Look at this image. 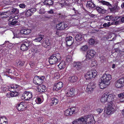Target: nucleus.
<instances>
[{"mask_svg":"<svg viewBox=\"0 0 124 124\" xmlns=\"http://www.w3.org/2000/svg\"><path fill=\"white\" fill-rule=\"evenodd\" d=\"M93 116L92 115L83 116L81 118L76 120L72 122V124H77L79 122L80 123H87L88 124H93L95 123Z\"/></svg>","mask_w":124,"mask_h":124,"instance_id":"nucleus-1","label":"nucleus"},{"mask_svg":"<svg viewBox=\"0 0 124 124\" xmlns=\"http://www.w3.org/2000/svg\"><path fill=\"white\" fill-rule=\"evenodd\" d=\"M61 59L60 54L57 53L51 56L49 59V62L50 64H54L59 61Z\"/></svg>","mask_w":124,"mask_h":124,"instance_id":"nucleus-2","label":"nucleus"},{"mask_svg":"<svg viewBox=\"0 0 124 124\" xmlns=\"http://www.w3.org/2000/svg\"><path fill=\"white\" fill-rule=\"evenodd\" d=\"M97 72L95 70L88 72L85 75V78L87 80L93 79L97 76Z\"/></svg>","mask_w":124,"mask_h":124,"instance_id":"nucleus-3","label":"nucleus"},{"mask_svg":"<svg viewBox=\"0 0 124 124\" xmlns=\"http://www.w3.org/2000/svg\"><path fill=\"white\" fill-rule=\"evenodd\" d=\"M31 31V30L30 29L27 28L23 29L21 30L20 31V32L18 34L15 33H13L14 37L13 38V39L15 38V37L17 38H19L21 36V34H24L27 35L30 33Z\"/></svg>","mask_w":124,"mask_h":124,"instance_id":"nucleus-4","label":"nucleus"},{"mask_svg":"<svg viewBox=\"0 0 124 124\" xmlns=\"http://www.w3.org/2000/svg\"><path fill=\"white\" fill-rule=\"evenodd\" d=\"M10 12H11V14H17L19 12V10L18 9L16 8H15L11 10H10V11H8L6 12L0 13V16L4 15L3 16V17H7L9 16V15H8V14L10 13Z\"/></svg>","mask_w":124,"mask_h":124,"instance_id":"nucleus-5","label":"nucleus"},{"mask_svg":"<svg viewBox=\"0 0 124 124\" xmlns=\"http://www.w3.org/2000/svg\"><path fill=\"white\" fill-rule=\"evenodd\" d=\"M100 79L101 80L109 84L111 79V75L109 74L105 73L102 75Z\"/></svg>","mask_w":124,"mask_h":124,"instance_id":"nucleus-6","label":"nucleus"},{"mask_svg":"<svg viewBox=\"0 0 124 124\" xmlns=\"http://www.w3.org/2000/svg\"><path fill=\"white\" fill-rule=\"evenodd\" d=\"M67 24L64 22H62L57 24L56 26V29L57 30H63L68 29Z\"/></svg>","mask_w":124,"mask_h":124,"instance_id":"nucleus-7","label":"nucleus"},{"mask_svg":"<svg viewBox=\"0 0 124 124\" xmlns=\"http://www.w3.org/2000/svg\"><path fill=\"white\" fill-rule=\"evenodd\" d=\"M96 84L93 83H91L88 84L87 86L86 91L89 93H92L96 87Z\"/></svg>","mask_w":124,"mask_h":124,"instance_id":"nucleus-8","label":"nucleus"},{"mask_svg":"<svg viewBox=\"0 0 124 124\" xmlns=\"http://www.w3.org/2000/svg\"><path fill=\"white\" fill-rule=\"evenodd\" d=\"M96 53L93 50H89L86 52V60H89L91 58H93L95 55Z\"/></svg>","mask_w":124,"mask_h":124,"instance_id":"nucleus-9","label":"nucleus"},{"mask_svg":"<svg viewBox=\"0 0 124 124\" xmlns=\"http://www.w3.org/2000/svg\"><path fill=\"white\" fill-rule=\"evenodd\" d=\"M27 107V103L22 102L18 104L16 106V108L18 111L24 110Z\"/></svg>","mask_w":124,"mask_h":124,"instance_id":"nucleus-10","label":"nucleus"},{"mask_svg":"<svg viewBox=\"0 0 124 124\" xmlns=\"http://www.w3.org/2000/svg\"><path fill=\"white\" fill-rule=\"evenodd\" d=\"M32 96V93L31 92H26L23 94L22 97V99L25 100H29L31 98Z\"/></svg>","mask_w":124,"mask_h":124,"instance_id":"nucleus-11","label":"nucleus"},{"mask_svg":"<svg viewBox=\"0 0 124 124\" xmlns=\"http://www.w3.org/2000/svg\"><path fill=\"white\" fill-rule=\"evenodd\" d=\"M30 44V41H25L21 45L20 47L21 49L23 51L27 50Z\"/></svg>","mask_w":124,"mask_h":124,"instance_id":"nucleus-12","label":"nucleus"},{"mask_svg":"<svg viewBox=\"0 0 124 124\" xmlns=\"http://www.w3.org/2000/svg\"><path fill=\"white\" fill-rule=\"evenodd\" d=\"M115 86L117 88H121L124 85V78L120 79L115 83Z\"/></svg>","mask_w":124,"mask_h":124,"instance_id":"nucleus-13","label":"nucleus"},{"mask_svg":"<svg viewBox=\"0 0 124 124\" xmlns=\"http://www.w3.org/2000/svg\"><path fill=\"white\" fill-rule=\"evenodd\" d=\"M108 102H112L113 103H114L116 99V97L115 94L113 93L109 94V92H108Z\"/></svg>","mask_w":124,"mask_h":124,"instance_id":"nucleus-14","label":"nucleus"},{"mask_svg":"<svg viewBox=\"0 0 124 124\" xmlns=\"http://www.w3.org/2000/svg\"><path fill=\"white\" fill-rule=\"evenodd\" d=\"M108 92H107L102 94L100 99V101L102 103H104L107 102H108Z\"/></svg>","mask_w":124,"mask_h":124,"instance_id":"nucleus-15","label":"nucleus"},{"mask_svg":"<svg viewBox=\"0 0 124 124\" xmlns=\"http://www.w3.org/2000/svg\"><path fill=\"white\" fill-rule=\"evenodd\" d=\"M114 110L113 106L112 104L110 103L108 105L107 108L106 113L107 114L109 115L111 113H113Z\"/></svg>","mask_w":124,"mask_h":124,"instance_id":"nucleus-16","label":"nucleus"},{"mask_svg":"<svg viewBox=\"0 0 124 124\" xmlns=\"http://www.w3.org/2000/svg\"><path fill=\"white\" fill-rule=\"evenodd\" d=\"M66 45L68 46L72 45L74 42L73 38L71 36H69L66 38Z\"/></svg>","mask_w":124,"mask_h":124,"instance_id":"nucleus-17","label":"nucleus"},{"mask_svg":"<svg viewBox=\"0 0 124 124\" xmlns=\"http://www.w3.org/2000/svg\"><path fill=\"white\" fill-rule=\"evenodd\" d=\"M36 11V9L34 8L27 10L26 11L25 15L27 17L30 16H31Z\"/></svg>","mask_w":124,"mask_h":124,"instance_id":"nucleus-18","label":"nucleus"},{"mask_svg":"<svg viewBox=\"0 0 124 124\" xmlns=\"http://www.w3.org/2000/svg\"><path fill=\"white\" fill-rule=\"evenodd\" d=\"M83 62H74L73 64V67L78 70L81 69L82 67Z\"/></svg>","mask_w":124,"mask_h":124,"instance_id":"nucleus-19","label":"nucleus"},{"mask_svg":"<svg viewBox=\"0 0 124 124\" xmlns=\"http://www.w3.org/2000/svg\"><path fill=\"white\" fill-rule=\"evenodd\" d=\"M16 17H17L16 16L13 17L12 16H10L9 19H8L9 22H10V25H15L16 24L17 22H18L15 19H16Z\"/></svg>","mask_w":124,"mask_h":124,"instance_id":"nucleus-20","label":"nucleus"},{"mask_svg":"<svg viewBox=\"0 0 124 124\" xmlns=\"http://www.w3.org/2000/svg\"><path fill=\"white\" fill-rule=\"evenodd\" d=\"M118 18V17L114 15L110 16H107L104 18V19L108 21H115Z\"/></svg>","mask_w":124,"mask_h":124,"instance_id":"nucleus-21","label":"nucleus"},{"mask_svg":"<svg viewBox=\"0 0 124 124\" xmlns=\"http://www.w3.org/2000/svg\"><path fill=\"white\" fill-rule=\"evenodd\" d=\"M63 84L61 82H59L55 85H54L53 87V90L57 91L60 89L63 86Z\"/></svg>","mask_w":124,"mask_h":124,"instance_id":"nucleus-22","label":"nucleus"},{"mask_svg":"<svg viewBox=\"0 0 124 124\" xmlns=\"http://www.w3.org/2000/svg\"><path fill=\"white\" fill-rule=\"evenodd\" d=\"M109 84L104 82L103 81L101 80L100 79L99 85L101 89H102L106 87V86L108 85Z\"/></svg>","mask_w":124,"mask_h":124,"instance_id":"nucleus-23","label":"nucleus"},{"mask_svg":"<svg viewBox=\"0 0 124 124\" xmlns=\"http://www.w3.org/2000/svg\"><path fill=\"white\" fill-rule=\"evenodd\" d=\"M50 101V104L51 105H55L58 104L59 102L58 100L55 98H51Z\"/></svg>","mask_w":124,"mask_h":124,"instance_id":"nucleus-24","label":"nucleus"},{"mask_svg":"<svg viewBox=\"0 0 124 124\" xmlns=\"http://www.w3.org/2000/svg\"><path fill=\"white\" fill-rule=\"evenodd\" d=\"M73 89L72 88H69L66 93L67 96L70 97L74 93Z\"/></svg>","mask_w":124,"mask_h":124,"instance_id":"nucleus-25","label":"nucleus"},{"mask_svg":"<svg viewBox=\"0 0 124 124\" xmlns=\"http://www.w3.org/2000/svg\"><path fill=\"white\" fill-rule=\"evenodd\" d=\"M42 102V101L40 98L39 97H38L32 100V103L33 104H40Z\"/></svg>","mask_w":124,"mask_h":124,"instance_id":"nucleus-26","label":"nucleus"},{"mask_svg":"<svg viewBox=\"0 0 124 124\" xmlns=\"http://www.w3.org/2000/svg\"><path fill=\"white\" fill-rule=\"evenodd\" d=\"M43 46L46 48L50 45H52L51 42L48 39L46 38L44 39V41L43 42Z\"/></svg>","mask_w":124,"mask_h":124,"instance_id":"nucleus-27","label":"nucleus"},{"mask_svg":"<svg viewBox=\"0 0 124 124\" xmlns=\"http://www.w3.org/2000/svg\"><path fill=\"white\" fill-rule=\"evenodd\" d=\"M46 86L42 85H39L38 87V91L39 92H42L45 91L46 89Z\"/></svg>","mask_w":124,"mask_h":124,"instance_id":"nucleus-28","label":"nucleus"},{"mask_svg":"<svg viewBox=\"0 0 124 124\" xmlns=\"http://www.w3.org/2000/svg\"><path fill=\"white\" fill-rule=\"evenodd\" d=\"M68 1L67 0H62L61 2V3H57V5L60 6L61 7H59V8H61V7H62L64 5H68Z\"/></svg>","mask_w":124,"mask_h":124,"instance_id":"nucleus-29","label":"nucleus"},{"mask_svg":"<svg viewBox=\"0 0 124 124\" xmlns=\"http://www.w3.org/2000/svg\"><path fill=\"white\" fill-rule=\"evenodd\" d=\"M76 40L78 42L81 41L82 42L84 40V38L81 34H77L75 37Z\"/></svg>","mask_w":124,"mask_h":124,"instance_id":"nucleus-30","label":"nucleus"},{"mask_svg":"<svg viewBox=\"0 0 124 124\" xmlns=\"http://www.w3.org/2000/svg\"><path fill=\"white\" fill-rule=\"evenodd\" d=\"M7 122L6 117L5 116L0 117V124H7Z\"/></svg>","mask_w":124,"mask_h":124,"instance_id":"nucleus-31","label":"nucleus"},{"mask_svg":"<svg viewBox=\"0 0 124 124\" xmlns=\"http://www.w3.org/2000/svg\"><path fill=\"white\" fill-rule=\"evenodd\" d=\"M77 79L78 78L76 76H73L69 77L68 80L70 82H74L77 80Z\"/></svg>","mask_w":124,"mask_h":124,"instance_id":"nucleus-32","label":"nucleus"},{"mask_svg":"<svg viewBox=\"0 0 124 124\" xmlns=\"http://www.w3.org/2000/svg\"><path fill=\"white\" fill-rule=\"evenodd\" d=\"M39 77L37 76H35L33 79V82L36 84L38 85H39L41 84V82L39 80Z\"/></svg>","mask_w":124,"mask_h":124,"instance_id":"nucleus-33","label":"nucleus"},{"mask_svg":"<svg viewBox=\"0 0 124 124\" xmlns=\"http://www.w3.org/2000/svg\"><path fill=\"white\" fill-rule=\"evenodd\" d=\"M88 49L87 46L85 45L81 46L79 49L80 51L82 52H85Z\"/></svg>","mask_w":124,"mask_h":124,"instance_id":"nucleus-34","label":"nucleus"},{"mask_svg":"<svg viewBox=\"0 0 124 124\" xmlns=\"http://www.w3.org/2000/svg\"><path fill=\"white\" fill-rule=\"evenodd\" d=\"M119 7L117 6H115L112 8H109L110 11L113 13L117 12L119 10Z\"/></svg>","mask_w":124,"mask_h":124,"instance_id":"nucleus-35","label":"nucleus"},{"mask_svg":"<svg viewBox=\"0 0 124 124\" xmlns=\"http://www.w3.org/2000/svg\"><path fill=\"white\" fill-rule=\"evenodd\" d=\"M97 11L99 13L104 14L106 12V10L103 8L98 7L96 8Z\"/></svg>","mask_w":124,"mask_h":124,"instance_id":"nucleus-36","label":"nucleus"},{"mask_svg":"<svg viewBox=\"0 0 124 124\" xmlns=\"http://www.w3.org/2000/svg\"><path fill=\"white\" fill-rule=\"evenodd\" d=\"M59 68L61 69L64 68L66 66L65 62L64 61L61 62L58 65Z\"/></svg>","mask_w":124,"mask_h":124,"instance_id":"nucleus-37","label":"nucleus"},{"mask_svg":"<svg viewBox=\"0 0 124 124\" xmlns=\"http://www.w3.org/2000/svg\"><path fill=\"white\" fill-rule=\"evenodd\" d=\"M95 5L92 2L90 1H88L87 2L86 6L88 7L94 8L95 7Z\"/></svg>","mask_w":124,"mask_h":124,"instance_id":"nucleus-38","label":"nucleus"},{"mask_svg":"<svg viewBox=\"0 0 124 124\" xmlns=\"http://www.w3.org/2000/svg\"><path fill=\"white\" fill-rule=\"evenodd\" d=\"M53 2L51 0H45L44 3L46 5H51L53 4Z\"/></svg>","mask_w":124,"mask_h":124,"instance_id":"nucleus-39","label":"nucleus"},{"mask_svg":"<svg viewBox=\"0 0 124 124\" xmlns=\"http://www.w3.org/2000/svg\"><path fill=\"white\" fill-rule=\"evenodd\" d=\"M66 61L68 63L71 62L72 61V56L70 55H68L66 57Z\"/></svg>","mask_w":124,"mask_h":124,"instance_id":"nucleus-40","label":"nucleus"},{"mask_svg":"<svg viewBox=\"0 0 124 124\" xmlns=\"http://www.w3.org/2000/svg\"><path fill=\"white\" fill-rule=\"evenodd\" d=\"M100 2L103 5H104L108 6H111V4L109 3L108 2H107L104 0H102Z\"/></svg>","mask_w":124,"mask_h":124,"instance_id":"nucleus-41","label":"nucleus"},{"mask_svg":"<svg viewBox=\"0 0 124 124\" xmlns=\"http://www.w3.org/2000/svg\"><path fill=\"white\" fill-rule=\"evenodd\" d=\"M13 87L14 88V90H18L21 88V86L18 85H16V84H13Z\"/></svg>","mask_w":124,"mask_h":124,"instance_id":"nucleus-42","label":"nucleus"},{"mask_svg":"<svg viewBox=\"0 0 124 124\" xmlns=\"http://www.w3.org/2000/svg\"><path fill=\"white\" fill-rule=\"evenodd\" d=\"M97 64V61L94 60L93 59L91 61V65L92 67L96 66Z\"/></svg>","mask_w":124,"mask_h":124,"instance_id":"nucleus-43","label":"nucleus"},{"mask_svg":"<svg viewBox=\"0 0 124 124\" xmlns=\"http://www.w3.org/2000/svg\"><path fill=\"white\" fill-rule=\"evenodd\" d=\"M114 22H112L110 23V22H108V23H105L103 24V26L104 27H109L111 25H112L114 23Z\"/></svg>","mask_w":124,"mask_h":124,"instance_id":"nucleus-44","label":"nucleus"},{"mask_svg":"<svg viewBox=\"0 0 124 124\" xmlns=\"http://www.w3.org/2000/svg\"><path fill=\"white\" fill-rule=\"evenodd\" d=\"M70 111V115H72L75 111V108H70L69 109Z\"/></svg>","mask_w":124,"mask_h":124,"instance_id":"nucleus-45","label":"nucleus"},{"mask_svg":"<svg viewBox=\"0 0 124 124\" xmlns=\"http://www.w3.org/2000/svg\"><path fill=\"white\" fill-rule=\"evenodd\" d=\"M43 39V38L42 37H40L38 38L35 39L33 40V41L36 42H41V40Z\"/></svg>","mask_w":124,"mask_h":124,"instance_id":"nucleus-46","label":"nucleus"},{"mask_svg":"<svg viewBox=\"0 0 124 124\" xmlns=\"http://www.w3.org/2000/svg\"><path fill=\"white\" fill-rule=\"evenodd\" d=\"M11 97H15L18 94V93L16 91L14 92L13 91L11 92Z\"/></svg>","mask_w":124,"mask_h":124,"instance_id":"nucleus-47","label":"nucleus"},{"mask_svg":"<svg viewBox=\"0 0 124 124\" xmlns=\"http://www.w3.org/2000/svg\"><path fill=\"white\" fill-rule=\"evenodd\" d=\"M39 14H43L45 13V9L43 8H41L39 10Z\"/></svg>","mask_w":124,"mask_h":124,"instance_id":"nucleus-48","label":"nucleus"},{"mask_svg":"<svg viewBox=\"0 0 124 124\" xmlns=\"http://www.w3.org/2000/svg\"><path fill=\"white\" fill-rule=\"evenodd\" d=\"M88 43L90 45H93L95 43L94 40L92 38H91L89 40Z\"/></svg>","mask_w":124,"mask_h":124,"instance_id":"nucleus-49","label":"nucleus"},{"mask_svg":"<svg viewBox=\"0 0 124 124\" xmlns=\"http://www.w3.org/2000/svg\"><path fill=\"white\" fill-rule=\"evenodd\" d=\"M38 46H35L34 48L32 50V51L34 52L37 53L39 51L38 49Z\"/></svg>","mask_w":124,"mask_h":124,"instance_id":"nucleus-50","label":"nucleus"},{"mask_svg":"<svg viewBox=\"0 0 124 124\" xmlns=\"http://www.w3.org/2000/svg\"><path fill=\"white\" fill-rule=\"evenodd\" d=\"M17 63V65L22 66L24 65V63L23 62H22L20 60Z\"/></svg>","mask_w":124,"mask_h":124,"instance_id":"nucleus-51","label":"nucleus"},{"mask_svg":"<svg viewBox=\"0 0 124 124\" xmlns=\"http://www.w3.org/2000/svg\"><path fill=\"white\" fill-rule=\"evenodd\" d=\"M39 80H40V81L41 82V83H42L45 77L44 76H42L40 77H39Z\"/></svg>","mask_w":124,"mask_h":124,"instance_id":"nucleus-52","label":"nucleus"},{"mask_svg":"<svg viewBox=\"0 0 124 124\" xmlns=\"http://www.w3.org/2000/svg\"><path fill=\"white\" fill-rule=\"evenodd\" d=\"M64 114L66 116H68L70 115V111L69 109L66 110L64 112Z\"/></svg>","mask_w":124,"mask_h":124,"instance_id":"nucleus-53","label":"nucleus"},{"mask_svg":"<svg viewBox=\"0 0 124 124\" xmlns=\"http://www.w3.org/2000/svg\"><path fill=\"white\" fill-rule=\"evenodd\" d=\"M19 6L20 8H24L26 6L24 4H20L19 5Z\"/></svg>","mask_w":124,"mask_h":124,"instance_id":"nucleus-54","label":"nucleus"},{"mask_svg":"<svg viewBox=\"0 0 124 124\" xmlns=\"http://www.w3.org/2000/svg\"><path fill=\"white\" fill-rule=\"evenodd\" d=\"M13 85H12L10 86H9L8 87L9 90L11 92L13 91V90H14V88L13 87Z\"/></svg>","mask_w":124,"mask_h":124,"instance_id":"nucleus-55","label":"nucleus"},{"mask_svg":"<svg viewBox=\"0 0 124 124\" xmlns=\"http://www.w3.org/2000/svg\"><path fill=\"white\" fill-rule=\"evenodd\" d=\"M103 109L101 108H99L97 109V112L99 114L101 113L103 111Z\"/></svg>","mask_w":124,"mask_h":124,"instance_id":"nucleus-56","label":"nucleus"},{"mask_svg":"<svg viewBox=\"0 0 124 124\" xmlns=\"http://www.w3.org/2000/svg\"><path fill=\"white\" fill-rule=\"evenodd\" d=\"M124 96V92H123L118 94V96L119 98L123 97Z\"/></svg>","mask_w":124,"mask_h":124,"instance_id":"nucleus-57","label":"nucleus"},{"mask_svg":"<svg viewBox=\"0 0 124 124\" xmlns=\"http://www.w3.org/2000/svg\"><path fill=\"white\" fill-rule=\"evenodd\" d=\"M38 121L40 122H42L43 121V118L42 117H39L38 118Z\"/></svg>","mask_w":124,"mask_h":124,"instance_id":"nucleus-58","label":"nucleus"},{"mask_svg":"<svg viewBox=\"0 0 124 124\" xmlns=\"http://www.w3.org/2000/svg\"><path fill=\"white\" fill-rule=\"evenodd\" d=\"M100 58L101 62H103L105 60V57L103 56H101L100 57Z\"/></svg>","mask_w":124,"mask_h":124,"instance_id":"nucleus-59","label":"nucleus"},{"mask_svg":"<svg viewBox=\"0 0 124 124\" xmlns=\"http://www.w3.org/2000/svg\"><path fill=\"white\" fill-rule=\"evenodd\" d=\"M6 95L7 97L8 98H10L11 97V92L7 93L6 94Z\"/></svg>","mask_w":124,"mask_h":124,"instance_id":"nucleus-60","label":"nucleus"},{"mask_svg":"<svg viewBox=\"0 0 124 124\" xmlns=\"http://www.w3.org/2000/svg\"><path fill=\"white\" fill-rule=\"evenodd\" d=\"M120 102H124V97L121 98L120 99V101L119 102H117L118 103H120Z\"/></svg>","mask_w":124,"mask_h":124,"instance_id":"nucleus-61","label":"nucleus"},{"mask_svg":"<svg viewBox=\"0 0 124 124\" xmlns=\"http://www.w3.org/2000/svg\"><path fill=\"white\" fill-rule=\"evenodd\" d=\"M47 13L48 14H53L54 12L53 11V9H51L50 10L48 11Z\"/></svg>","mask_w":124,"mask_h":124,"instance_id":"nucleus-62","label":"nucleus"},{"mask_svg":"<svg viewBox=\"0 0 124 124\" xmlns=\"http://www.w3.org/2000/svg\"><path fill=\"white\" fill-rule=\"evenodd\" d=\"M76 16V15H72L71 16V19H76L77 20V18L76 17L75 18V17Z\"/></svg>","mask_w":124,"mask_h":124,"instance_id":"nucleus-63","label":"nucleus"},{"mask_svg":"<svg viewBox=\"0 0 124 124\" xmlns=\"http://www.w3.org/2000/svg\"><path fill=\"white\" fill-rule=\"evenodd\" d=\"M58 30H57V31L56 32V34L58 36H60L61 35V34H60L59 33V31H58Z\"/></svg>","mask_w":124,"mask_h":124,"instance_id":"nucleus-64","label":"nucleus"}]
</instances>
